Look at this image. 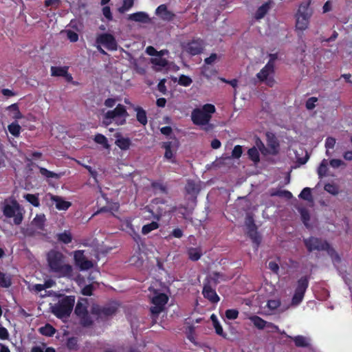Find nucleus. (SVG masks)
Here are the masks:
<instances>
[{"instance_id": "20", "label": "nucleus", "mask_w": 352, "mask_h": 352, "mask_svg": "<svg viewBox=\"0 0 352 352\" xmlns=\"http://www.w3.org/2000/svg\"><path fill=\"white\" fill-rule=\"evenodd\" d=\"M51 200L55 203L56 208L58 210H67L72 206L71 202L65 201L62 197L57 195H52Z\"/></svg>"}, {"instance_id": "7", "label": "nucleus", "mask_w": 352, "mask_h": 352, "mask_svg": "<svg viewBox=\"0 0 352 352\" xmlns=\"http://www.w3.org/2000/svg\"><path fill=\"white\" fill-rule=\"evenodd\" d=\"M309 277L308 276H303L298 280L294 294L292 298V305L297 306L302 301L305 294L309 287Z\"/></svg>"}, {"instance_id": "22", "label": "nucleus", "mask_w": 352, "mask_h": 352, "mask_svg": "<svg viewBox=\"0 0 352 352\" xmlns=\"http://www.w3.org/2000/svg\"><path fill=\"white\" fill-rule=\"evenodd\" d=\"M77 318L79 319V323L82 327L88 328L94 324V320L89 311L86 312V314H80Z\"/></svg>"}, {"instance_id": "5", "label": "nucleus", "mask_w": 352, "mask_h": 352, "mask_svg": "<svg viewBox=\"0 0 352 352\" xmlns=\"http://www.w3.org/2000/svg\"><path fill=\"white\" fill-rule=\"evenodd\" d=\"M21 206L15 199L12 200L11 204H5L3 206V214L7 218H14L15 225H20L23 219L22 212L20 211Z\"/></svg>"}, {"instance_id": "24", "label": "nucleus", "mask_w": 352, "mask_h": 352, "mask_svg": "<svg viewBox=\"0 0 352 352\" xmlns=\"http://www.w3.org/2000/svg\"><path fill=\"white\" fill-rule=\"evenodd\" d=\"M210 320H211L213 327L215 329V333L217 335L222 336L223 338H226V334L223 332V327L221 325L217 316L215 314H212L210 316Z\"/></svg>"}, {"instance_id": "53", "label": "nucleus", "mask_w": 352, "mask_h": 352, "mask_svg": "<svg viewBox=\"0 0 352 352\" xmlns=\"http://www.w3.org/2000/svg\"><path fill=\"white\" fill-rule=\"evenodd\" d=\"M151 63L155 65H157L160 67H166L167 65H168V61L165 58H163L162 57H157V58H152L151 59Z\"/></svg>"}, {"instance_id": "59", "label": "nucleus", "mask_w": 352, "mask_h": 352, "mask_svg": "<svg viewBox=\"0 0 352 352\" xmlns=\"http://www.w3.org/2000/svg\"><path fill=\"white\" fill-rule=\"evenodd\" d=\"M67 36L71 42H76L78 40V34L72 30H68L67 32Z\"/></svg>"}, {"instance_id": "8", "label": "nucleus", "mask_w": 352, "mask_h": 352, "mask_svg": "<svg viewBox=\"0 0 352 352\" xmlns=\"http://www.w3.org/2000/svg\"><path fill=\"white\" fill-rule=\"evenodd\" d=\"M168 206L163 200H155L150 206H147L145 210L151 214L152 217L159 221L163 216H165L170 210L168 209ZM175 208L171 210L173 211Z\"/></svg>"}, {"instance_id": "41", "label": "nucleus", "mask_w": 352, "mask_h": 352, "mask_svg": "<svg viewBox=\"0 0 352 352\" xmlns=\"http://www.w3.org/2000/svg\"><path fill=\"white\" fill-rule=\"evenodd\" d=\"M298 197L301 199L307 201H313V197L311 194V188L309 187L304 188L300 192V193L298 195Z\"/></svg>"}, {"instance_id": "23", "label": "nucleus", "mask_w": 352, "mask_h": 352, "mask_svg": "<svg viewBox=\"0 0 352 352\" xmlns=\"http://www.w3.org/2000/svg\"><path fill=\"white\" fill-rule=\"evenodd\" d=\"M136 111V119L143 126H145L148 122L146 111L141 107H134Z\"/></svg>"}, {"instance_id": "1", "label": "nucleus", "mask_w": 352, "mask_h": 352, "mask_svg": "<svg viewBox=\"0 0 352 352\" xmlns=\"http://www.w3.org/2000/svg\"><path fill=\"white\" fill-rule=\"evenodd\" d=\"M66 256L60 251L51 250L47 254V261L51 272L58 277H70L72 275V266L66 263Z\"/></svg>"}, {"instance_id": "61", "label": "nucleus", "mask_w": 352, "mask_h": 352, "mask_svg": "<svg viewBox=\"0 0 352 352\" xmlns=\"http://www.w3.org/2000/svg\"><path fill=\"white\" fill-rule=\"evenodd\" d=\"M102 14L106 19L109 21H111L113 19V16L111 12V9L109 6H104L102 8Z\"/></svg>"}, {"instance_id": "36", "label": "nucleus", "mask_w": 352, "mask_h": 352, "mask_svg": "<svg viewBox=\"0 0 352 352\" xmlns=\"http://www.w3.org/2000/svg\"><path fill=\"white\" fill-rule=\"evenodd\" d=\"M186 191L189 195H195L199 192L198 186L195 184V182L192 180H188L186 187Z\"/></svg>"}, {"instance_id": "13", "label": "nucleus", "mask_w": 352, "mask_h": 352, "mask_svg": "<svg viewBox=\"0 0 352 352\" xmlns=\"http://www.w3.org/2000/svg\"><path fill=\"white\" fill-rule=\"evenodd\" d=\"M245 225L248 230L247 234L255 245L256 248H257L261 242V236L257 230V227L253 218L248 217L246 220Z\"/></svg>"}, {"instance_id": "63", "label": "nucleus", "mask_w": 352, "mask_h": 352, "mask_svg": "<svg viewBox=\"0 0 352 352\" xmlns=\"http://www.w3.org/2000/svg\"><path fill=\"white\" fill-rule=\"evenodd\" d=\"M184 233L183 231L180 228H175L171 232L170 236H173L175 238L180 239L183 236Z\"/></svg>"}, {"instance_id": "34", "label": "nucleus", "mask_w": 352, "mask_h": 352, "mask_svg": "<svg viewBox=\"0 0 352 352\" xmlns=\"http://www.w3.org/2000/svg\"><path fill=\"white\" fill-rule=\"evenodd\" d=\"M116 144L121 149V150H127L129 148L131 142V140L128 138H120L116 140Z\"/></svg>"}, {"instance_id": "45", "label": "nucleus", "mask_w": 352, "mask_h": 352, "mask_svg": "<svg viewBox=\"0 0 352 352\" xmlns=\"http://www.w3.org/2000/svg\"><path fill=\"white\" fill-rule=\"evenodd\" d=\"M271 195L285 197L287 199H291L293 197L292 193L287 190H277L275 192H272Z\"/></svg>"}, {"instance_id": "49", "label": "nucleus", "mask_w": 352, "mask_h": 352, "mask_svg": "<svg viewBox=\"0 0 352 352\" xmlns=\"http://www.w3.org/2000/svg\"><path fill=\"white\" fill-rule=\"evenodd\" d=\"M326 251L329 256L331 258L336 261H340V258L338 255V254L336 252L335 249L331 246V245L328 243V247L324 248V250Z\"/></svg>"}, {"instance_id": "15", "label": "nucleus", "mask_w": 352, "mask_h": 352, "mask_svg": "<svg viewBox=\"0 0 352 352\" xmlns=\"http://www.w3.org/2000/svg\"><path fill=\"white\" fill-rule=\"evenodd\" d=\"M202 294L205 298L212 303H217L220 300V298L215 289L212 288L210 281L204 283Z\"/></svg>"}, {"instance_id": "33", "label": "nucleus", "mask_w": 352, "mask_h": 352, "mask_svg": "<svg viewBox=\"0 0 352 352\" xmlns=\"http://www.w3.org/2000/svg\"><path fill=\"white\" fill-rule=\"evenodd\" d=\"M56 331V329L50 324H46L44 327L39 329L40 333L48 337L53 336Z\"/></svg>"}, {"instance_id": "48", "label": "nucleus", "mask_w": 352, "mask_h": 352, "mask_svg": "<svg viewBox=\"0 0 352 352\" xmlns=\"http://www.w3.org/2000/svg\"><path fill=\"white\" fill-rule=\"evenodd\" d=\"M293 340L297 347H307L309 345L305 338L302 336H297Z\"/></svg>"}, {"instance_id": "21", "label": "nucleus", "mask_w": 352, "mask_h": 352, "mask_svg": "<svg viewBox=\"0 0 352 352\" xmlns=\"http://www.w3.org/2000/svg\"><path fill=\"white\" fill-rule=\"evenodd\" d=\"M129 19L135 22L147 23L149 21V16L146 12H138L130 14Z\"/></svg>"}, {"instance_id": "62", "label": "nucleus", "mask_w": 352, "mask_h": 352, "mask_svg": "<svg viewBox=\"0 0 352 352\" xmlns=\"http://www.w3.org/2000/svg\"><path fill=\"white\" fill-rule=\"evenodd\" d=\"M336 144V139L331 137H328L325 140V147L327 149L333 148Z\"/></svg>"}, {"instance_id": "47", "label": "nucleus", "mask_w": 352, "mask_h": 352, "mask_svg": "<svg viewBox=\"0 0 352 352\" xmlns=\"http://www.w3.org/2000/svg\"><path fill=\"white\" fill-rule=\"evenodd\" d=\"M78 342L76 337L69 338L66 342V346L69 350H77L78 348Z\"/></svg>"}, {"instance_id": "31", "label": "nucleus", "mask_w": 352, "mask_h": 352, "mask_svg": "<svg viewBox=\"0 0 352 352\" xmlns=\"http://www.w3.org/2000/svg\"><path fill=\"white\" fill-rule=\"evenodd\" d=\"M38 169L41 175L45 178H55L58 179H60L62 175L60 173H56L43 167L38 166Z\"/></svg>"}, {"instance_id": "60", "label": "nucleus", "mask_w": 352, "mask_h": 352, "mask_svg": "<svg viewBox=\"0 0 352 352\" xmlns=\"http://www.w3.org/2000/svg\"><path fill=\"white\" fill-rule=\"evenodd\" d=\"M268 268L274 274H278L279 265L276 261H270L268 263Z\"/></svg>"}, {"instance_id": "25", "label": "nucleus", "mask_w": 352, "mask_h": 352, "mask_svg": "<svg viewBox=\"0 0 352 352\" xmlns=\"http://www.w3.org/2000/svg\"><path fill=\"white\" fill-rule=\"evenodd\" d=\"M46 221L45 215L44 214H37L33 219L32 223L36 228L43 230L45 228V223Z\"/></svg>"}, {"instance_id": "27", "label": "nucleus", "mask_w": 352, "mask_h": 352, "mask_svg": "<svg viewBox=\"0 0 352 352\" xmlns=\"http://www.w3.org/2000/svg\"><path fill=\"white\" fill-rule=\"evenodd\" d=\"M68 69L69 67L67 66H52L50 68L51 76L54 77H63V76L66 74V72L68 71Z\"/></svg>"}, {"instance_id": "18", "label": "nucleus", "mask_w": 352, "mask_h": 352, "mask_svg": "<svg viewBox=\"0 0 352 352\" xmlns=\"http://www.w3.org/2000/svg\"><path fill=\"white\" fill-rule=\"evenodd\" d=\"M88 311V300L85 298H80L74 308V314L77 316L86 314Z\"/></svg>"}, {"instance_id": "29", "label": "nucleus", "mask_w": 352, "mask_h": 352, "mask_svg": "<svg viewBox=\"0 0 352 352\" xmlns=\"http://www.w3.org/2000/svg\"><path fill=\"white\" fill-rule=\"evenodd\" d=\"M254 327L258 329H263L267 325V321L258 316H252L249 318Z\"/></svg>"}, {"instance_id": "51", "label": "nucleus", "mask_w": 352, "mask_h": 352, "mask_svg": "<svg viewBox=\"0 0 352 352\" xmlns=\"http://www.w3.org/2000/svg\"><path fill=\"white\" fill-rule=\"evenodd\" d=\"M134 0H123L122 6L118 8L119 12H125L126 11L129 10L131 8H132Z\"/></svg>"}, {"instance_id": "38", "label": "nucleus", "mask_w": 352, "mask_h": 352, "mask_svg": "<svg viewBox=\"0 0 352 352\" xmlns=\"http://www.w3.org/2000/svg\"><path fill=\"white\" fill-rule=\"evenodd\" d=\"M7 109L13 113L12 118L17 120L23 118V115L21 113L19 106L16 103L12 104L7 107Z\"/></svg>"}, {"instance_id": "43", "label": "nucleus", "mask_w": 352, "mask_h": 352, "mask_svg": "<svg viewBox=\"0 0 352 352\" xmlns=\"http://www.w3.org/2000/svg\"><path fill=\"white\" fill-rule=\"evenodd\" d=\"M328 170L327 168V162L325 159H324L320 166L318 168V175L320 179H322L323 177L327 175V173Z\"/></svg>"}, {"instance_id": "54", "label": "nucleus", "mask_w": 352, "mask_h": 352, "mask_svg": "<svg viewBox=\"0 0 352 352\" xmlns=\"http://www.w3.org/2000/svg\"><path fill=\"white\" fill-rule=\"evenodd\" d=\"M226 317L229 320H235L239 316V311L235 309H227L225 313Z\"/></svg>"}, {"instance_id": "64", "label": "nucleus", "mask_w": 352, "mask_h": 352, "mask_svg": "<svg viewBox=\"0 0 352 352\" xmlns=\"http://www.w3.org/2000/svg\"><path fill=\"white\" fill-rule=\"evenodd\" d=\"M267 145L271 148H272L274 151V152L277 151V149H278V148L279 146L278 142L274 138L270 139L268 140Z\"/></svg>"}, {"instance_id": "16", "label": "nucleus", "mask_w": 352, "mask_h": 352, "mask_svg": "<svg viewBox=\"0 0 352 352\" xmlns=\"http://www.w3.org/2000/svg\"><path fill=\"white\" fill-rule=\"evenodd\" d=\"M185 50L192 56L198 55L204 50V41L199 38L193 39L186 44Z\"/></svg>"}, {"instance_id": "52", "label": "nucleus", "mask_w": 352, "mask_h": 352, "mask_svg": "<svg viewBox=\"0 0 352 352\" xmlns=\"http://www.w3.org/2000/svg\"><path fill=\"white\" fill-rule=\"evenodd\" d=\"M192 82V79L188 76L182 74L179 77L178 83L180 85L188 87L190 86Z\"/></svg>"}, {"instance_id": "14", "label": "nucleus", "mask_w": 352, "mask_h": 352, "mask_svg": "<svg viewBox=\"0 0 352 352\" xmlns=\"http://www.w3.org/2000/svg\"><path fill=\"white\" fill-rule=\"evenodd\" d=\"M74 259L76 266L80 270H88L93 267L94 264L91 261L88 260L84 255V250H76L74 254Z\"/></svg>"}, {"instance_id": "46", "label": "nucleus", "mask_w": 352, "mask_h": 352, "mask_svg": "<svg viewBox=\"0 0 352 352\" xmlns=\"http://www.w3.org/2000/svg\"><path fill=\"white\" fill-rule=\"evenodd\" d=\"M171 146L172 143L170 142H163L162 147L165 149L164 157L168 160H171L173 157Z\"/></svg>"}, {"instance_id": "9", "label": "nucleus", "mask_w": 352, "mask_h": 352, "mask_svg": "<svg viewBox=\"0 0 352 352\" xmlns=\"http://www.w3.org/2000/svg\"><path fill=\"white\" fill-rule=\"evenodd\" d=\"M120 305L115 302H111L103 307L99 305H94L91 307V314L98 316L99 318H107L115 315Z\"/></svg>"}, {"instance_id": "44", "label": "nucleus", "mask_w": 352, "mask_h": 352, "mask_svg": "<svg viewBox=\"0 0 352 352\" xmlns=\"http://www.w3.org/2000/svg\"><path fill=\"white\" fill-rule=\"evenodd\" d=\"M94 140L97 144L102 145L104 148H109V144H108L107 138L104 135L98 133L95 135Z\"/></svg>"}, {"instance_id": "28", "label": "nucleus", "mask_w": 352, "mask_h": 352, "mask_svg": "<svg viewBox=\"0 0 352 352\" xmlns=\"http://www.w3.org/2000/svg\"><path fill=\"white\" fill-rule=\"evenodd\" d=\"M223 274L217 272H214L209 277H207L205 282L210 281L212 286L216 287L220 283V280H223Z\"/></svg>"}, {"instance_id": "56", "label": "nucleus", "mask_w": 352, "mask_h": 352, "mask_svg": "<svg viewBox=\"0 0 352 352\" xmlns=\"http://www.w3.org/2000/svg\"><path fill=\"white\" fill-rule=\"evenodd\" d=\"M242 153V146L240 145H236L232 151V157L235 159H239L241 156Z\"/></svg>"}, {"instance_id": "40", "label": "nucleus", "mask_w": 352, "mask_h": 352, "mask_svg": "<svg viewBox=\"0 0 352 352\" xmlns=\"http://www.w3.org/2000/svg\"><path fill=\"white\" fill-rule=\"evenodd\" d=\"M8 131L14 137H19L21 133V127L16 122H14L8 126Z\"/></svg>"}, {"instance_id": "11", "label": "nucleus", "mask_w": 352, "mask_h": 352, "mask_svg": "<svg viewBox=\"0 0 352 352\" xmlns=\"http://www.w3.org/2000/svg\"><path fill=\"white\" fill-rule=\"evenodd\" d=\"M96 43L104 46L109 51H116L118 49V43L115 37L109 33L99 34L96 36Z\"/></svg>"}, {"instance_id": "55", "label": "nucleus", "mask_w": 352, "mask_h": 352, "mask_svg": "<svg viewBox=\"0 0 352 352\" xmlns=\"http://www.w3.org/2000/svg\"><path fill=\"white\" fill-rule=\"evenodd\" d=\"M94 287L91 284L85 285L81 290V294L84 296H91L93 294Z\"/></svg>"}, {"instance_id": "17", "label": "nucleus", "mask_w": 352, "mask_h": 352, "mask_svg": "<svg viewBox=\"0 0 352 352\" xmlns=\"http://www.w3.org/2000/svg\"><path fill=\"white\" fill-rule=\"evenodd\" d=\"M155 14L163 21H170L173 20L175 16L174 13L168 10L166 4H162L159 6L155 10Z\"/></svg>"}, {"instance_id": "12", "label": "nucleus", "mask_w": 352, "mask_h": 352, "mask_svg": "<svg viewBox=\"0 0 352 352\" xmlns=\"http://www.w3.org/2000/svg\"><path fill=\"white\" fill-rule=\"evenodd\" d=\"M304 244L308 252H311L315 250L324 251L325 248L328 247V242L322 239L310 236L303 240Z\"/></svg>"}, {"instance_id": "26", "label": "nucleus", "mask_w": 352, "mask_h": 352, "mask_svg": "<svg viewBox=\"0 0 352 352\" xmlns=\"http://www.w3.org/2000/svg\"><path fill=\"white\" fill-rule=\"evenodd\" d=\"M270 9V3L265 2L258 8L254 18L257 20L263 19Z\"/></svg>"}, {"instance_id": "4", "label": "nucleus", "mask_w": 352, "mask_h": 352, "mask_svg": "<svg viewBox=\"0 0 352 352\" xmlns=\"http://www.w3.org/2000/svg\"><path fill=\"white\" fill-rule=\"evenodd\" d=\"M312 14L310 1L302 2L296 14V28L300 31L305 30L308 28Z\"/></svg>"}, {"instance_id": "19", "label": "nucleus", "mask_w": 352, "mask_h": 352, "mask_svg": "<svg viewBox=\"0 0 352 352\" xmlns=\"http://www.w3.org/2000/svg\"><path fill=\"white\" fill-rule=\"evenodd\" d=\"M275 69L273 67L270 66V64H266L261 70L256 74L257 78L261 82H264L267 78L270 77V75L274 74Z\"/></svg>"}, {"instance_id": "39", "label": "nucleus", "mask_w": 352, "mask_h": 352, "mask_svg": "<svg viewBox=\"0 0 352 352\" xmlns=\"http://www.w3.org/2000/svg\"><path fill=\"white\" fill-rule=\"evenodd\" d=\"M188 258L191 261H197L201 258L202 253L201 251L198 248H190L188 250Z\"/></svg>"}, {"instance_id": "3", "label": "nucleus", "mask_w": 352, "mask_h": 352, "mask_svg": "<svg viewBox=\"0 0 352 352\" xmlns=\"http://www.w3.org/2000/svg\"><path fill=\"white\" fill-rule=\"evenodd\" d=\"M216 111L214 105L206 104L201 108H195L191 113V120L194 124L204 126L209 124L212 114Z\"/></svg>"}, {"instance_id": "2", "label": "nucleus", "mask_w": 352, "mask_h": 352, "mask_svg": "<svg viewBox=\"0 0 352 352\" xmlns=\"http://www.w3.org/2000/svg\"><path fill=\"white\" fill-rule=\"evenodd\" d=\"M74 296H64L51 307L52 313L58 318L65 320L68 318L75 305Z\"/></svg>"}, {"instance_id": "35", "label": "nucleus", "mask_w": 352, "mask_h": 352, "mask_svg": "<svg viewBox=\"0 0 352 352\" xmlns=\"http://www.w3.org/2000/svg\"><path fill=\"white\" fill-rule=\"evenodd\" d=\"M248 155L250 160L254 163H258L260 161V154L258 149L253 146L248 149Z\"/></svg>"}, {"instance_id": "58", "label": "nucleus", "mask_w": 352, "mask_h": 352, "mask_svg": "<svg viewBox=\"0 0 352 352\" xmlns=\"http://www.w3.org/2000/svg\"><path fill=\"white\" fill-rule=\"evenodd\" d=\"M280 305V302L278 300H270L267 302V307L271 310H275Z\"/></svg>"}, {"instance_id": "32", "label": "nucleus", "mask_w": 352, "mask_h": 352, "mask_svg": "<svg viewBox=\"0 0 352 352\" xmlns=\"http://www.w3.org/2000/svg\"><path fill=\"white\" fill-rule=\"evenodd\" d=\"M12 285V278L10 275H8L2 272H0V287L8 288Z\"/></svg>"}, {"instance_id": "37", "label": "nucleus", "mask_w": 352, "mask_h": 352, "mask_svg": "<svg viewBox=\"0 0 352 352\" xmlns=\"http://www.w3.org/2000/svg\"><path fill=\"white\" fill-rule=\"evenodd\" d=\"M24 199L28 201L30 204H31L34 207H39L40 206V201L38 199V195H34V194H25L23 195Z\"/></svg>"}, {"instance_id": "10", "label": "nucleus", "mask_w": 352, "mask_h": 352, "mask_svg": "<svg viewBox=\"0 0 352 352\" xmlns=\"http://www.w3.org/2000/svg\"><path fill=\"white\" fill-rule=\"evenodd\" d=\"M154 294L151 300L154 306L150 308V311L153 316H157L164 310V306L168 300V297L166 294L159 293L157 290L154 291Z\"/></svg>"}, {"instance_id": "42", "label": "nucleus", "mask_w": 352, "mask_h": 352, "mask_svg": "<svg viewBox=\"0 0 352 352\" xmlns=\"http://www.w3.org/2000/svg\"><path fill=\"white\" fill-rule=\"evenodd\" d=\"M159 228V223L156 221H152L150 223L144 225L142 228V232L143 234H147L151 231L156 230Z\"/></svg>"}, {"instance_id": "6", "label": "nucleus", "mask_w": 352, "mask_h": 352, "mask_svg": "<svg viewBox=\"0 0 352 352\" xmlns=\"http://www.w3.org/2000/svg\"><path fill=\"white\" fill-rule=\"evenodd\" d=\"M128 116L126 107L123 104H118L113 110H109L104 115L102 124L107 126L111 124L116 118H122V120L119 124H124L126 123V118Z\"/></svg>"}, {"instance_id": "30", "label": "nucleus", "mask_w": 352, "mask_h": 352, "mask_svg": "<svg viewBox=\"0 0 352 352\" xmlns=\"http://www.w3.org/2000/svg\"><path fill=\"white\" fill-rule=\"evenodd\" d=\"M56 239L64 244H69L72 241V235L69 231L65 230L62 233L57 234Z\"/></svg>"}, {"instance_id": "57", "label": "nucleus", "mask_w": 352, "mask_h": 352, "mask_svg": "<svg viewBox=\"0 0 352 352\" xmlns=\"http://www.w3.org/2000/svg\"><path fill=\"white\" fill-rule=\"evenodd\" d=\"M318 101V98L316 97H311L309 98L305 103V107L308 110H312L315 108V103Z\"/></svg>"}, {"instance_id": "50", "label": "nucleus", "mask_w": 352, "mask_h": 352, "mask_svg": "<svg viewBox=\"0 0 352 352\" xmlns=\"http://www.w3.org/2000/svg\"><path fill=\"white\" fill-rule=\"evenodd\" d=\"M324 190L328 192L329 193L336 195L339 192V189L337 185L334 184L327 183L324 185Z\"/></svg>"}]
</instances>
